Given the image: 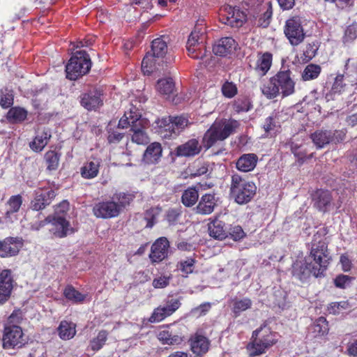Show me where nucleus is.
I'll list each match as a JSON object with an SVG mask.
<instances>
[{
    "label": "nucleus",
    "instance_id": "f257e3e1",
    "mask_svg": "<svg viewBox=\"0 0 357 357\" xmlns=\"http://www.w3.org/2000/svg\"><path fill=\"white\" fill-rule=\"evenodd\" d=\"M240 123L234 119H222L215 121L204 133L202 144L197 139H191L185 143L179 145L175 150L176 155L178 157H193L198 155L202 146L208 150L218 141H223L234 133Z\"/></svg>",
    "mask_w": 357,
    "mask_h": 357
},
{
    "label": "nucleus",
    "instance_id": "f03ea898",
    "mask_svg": "<svg viewBox=\"0 0 357 357\" xmlns=\"http://www.w3.org/2000/svg\"><path fill=\"white\" fill-rule=\"evenodd\" d=\"M327 229H319L313 236L309 244L310 253L306 258L313 265L312 269L315 278H321L328 268L332 259L328 248V241L326 237Z\"/></svg>",
    "mask_w": 357,
    "mask_h": 357
},
{
    "label": "nucleus",
    "instance_id": "7ed1b4c3",
    "mask_svg": "<svg viewBox=\"0 0 357 357\" xmlns=\"http://www.w3.org/2000/svg\"><path fill=\"white\" fill-rule=\"evenodd\" d=\"M291 75L290 70L281 69L261 86V93L268 99H274L280 95L282 98L292 95L295 92L296 83Z\"/></svg>",
    "mask_w": 357,
    "mask_h": 357
},
{
    "label": "nucleus",
    "instance_id": "20e7f679",
    "mask_svg": "<svg viewBox=\"0 0 357 357\" xmlns=\"http://www.w3.org/2000/svg\"><path fill=\"white\" fill-rule=\"evenodd\" d=\"M16 314L12 313L4 324L2 335V347L6 350L20 349L28 343L27 338L23 332L22 327L16 323H19Z\"/></svg>",
    "mask_w": 357,
    "mask_h": 357
},
{
    "label": "nucleus",
    "instance_id": "39448f33",
    "mask_svg": "<svg viewBox=\"0 0 357 357\" xmlns=\"http://www.w3.org/2000/svg\"><path fill=\"white\" fill-rule=\"evenodd\" d=\"M167 52V45L162 38L152 41L151 50L146 53L142 62V69L144 74H150L158 70L162 66L164 57Z\"/></svg>",
    "mask_w": 357,
    "mask_h": 357
},
{
    "label": "nucleus",
    "instance_id": "423d86ee",
    "mask_svg": "<svg viewBox=\"0 0 357 357\" xmlns=\"http://www.w3.org/2000/svg\"><path fill=\"white\" fill-rule=\"evenodd\" d=\"M257 186L241 176L236 174L231 176L230 195L238 204L250 202L256 195Z\"/></svg>",
    "mask_w": 357,
    "mask_h": 357
},
{
    "label": "nucleus",
    "instance_id": "0eeeda50",
    "mask_svg": "<svg viewBox=\"0 0 357 357\" xmlns=\"http://www.w3.org/2000/svg\"><path fill=\"white\" fill-rule=\"evenodd\" d=\"M91 68L89 55L84 50L75 52L66 66V78L76 80L87 74Z\"/></svg>",
    "mask_w": 357,
    "mask_h": 357
},
{
    "label": "nucleus",
    "instance_id": "6e6552de",
    "mask_svg": "<svg viewBox=\"0 0 357 357\" xmlns=\"http://www.w3.org/2000/svg\"><path fill=\"white\" fill-rule=\"evenodd\" d=\"M252 341L248 345L250 356H259L275 343V334L270 328L264 325L252 333Z\"/></svg>",
    "mask_w": 357,
    "mask_h": 357
},
{
    "label": "nucleus",
    "instance_id": "1a4fd4ad",
    "mask_svg": "<svg viewBox=\"0 0 357 357\" xmlns=\"http://www.w3.org/2000/svg\"><path fill=\"white\" fill-rule=\"evenodd\" d=\"M346 137L344 130H317L310 135V139L317 149H323L329 144L342 142Z\"/></svg>",
    "mask_w": 357,
    "mask_h": 357
},
{
    "label": "nucleus",
    "instance_id": "9d476101",
    "mask_svg": "<svg viewBox=\"0 0 357 357\" xmlns=\"http://www.w3.org/2000/svg\"><path fill=\"white\" fill-rule=\"evenodd\" d=\"M203 36L196 30L192 31L187 42V50L190 57L195 59H203L206 56L207 50L203 43Z\"/></svg>",
    "mask_w": 357,
    "mask_h": 357
},
{
    "label": "nucleus",
    "instance_id": "9b49d317",
    "mask_svg": "<svg viewBox=\"0 0 357 357\" xmlns=\"http://www.w3.org/2000/svg\"><path fill=\"white\" fill-rule=\"evenodd\" d=\"M284 31L289 43L294 46L301 43L305 38V33L300 20L296 17L287 20Z\"/></svg>",
    "mask_w": 357,
    "mask_h": 357
},
{
    "label": "nucleus",
    "instance_id": "f8f14e48",
    "mask_svg": "<svg viewBox=\"0 0 357 357\" xmlns=\"http://www.w3.org/2000/svg\"><path fill=\"white\" fill-rule=\"evenodd\" d=\"M102 96L101 89H91L80 96V104L89 111L96 110L103 105Z\"/></svg>",
    "mask_w": 357,
    "mask_h": 357
},
{
    "label": "nucleus",
    "instance_id": "ddd939ff",
    "mask_svg": "<svg viewBox=\"0 0 357 357\" xmlns=\"http://www.w3.org/2000/svg\"><path fill=\"white\" fill-rule=\"evenodd\" d=\"M52 221L51 228L50 232L55 238H65L68 235L75 232L74 229L70 226L69 221H68L63 215H55L51 216Z\"/></svg>",
    "mask_w": 357,
    "mask_h": 357
},
{
    "label": "nucleus",
    "instance_id": "4468645a",
    "mask_svg": "<svg viewBox=\"0 0 357 357\" xmlns=\"http://www.w3.org/2000/svg\"><path fill=\"white\" fill-rule=\"evenodd\" d=\"M181 305L178 298H168L165 303L155 308L149 318V321L158 322L172 315Z\"/></svg>",
    "mask_w": 357,
    "mask_h": 357
},
{
    "label": "nucleus",
    "instance_id": "2eb2a0df",
    "mask_svg": "<svg viewBox=\"0 0 357 357\" xmlns=\"http://www.w3.org/2000/svg\"><path fill=\"white\" fill-rule=\"evenodd\" d=\"M93 211L97 218H111L119 214L121 208L115 201H107L96 204Z\"/></svg>",
    "mask_w": 357,
    "mask_h": 357
},
{
    "label": "nucleus",
    "instance_id": "dca6fc26",
    "mask_svg": "<svg viewBox=\"0 0 357 357\" xmlns=\"http://www.w3.org/2000/svg\"><path fill=\"white\" fill-rule=\"evenodd\" d=\"M22 245V238L18 237H7L0 241V257L5 258L17 255Z\"/></svg>",
    "mask_w": 357,
    "mask_h": 357
},
{
    "label": "nucleus",
    "instance_id": "f3484780",
    "mask_svg": "<svg viewBox=\"0 0 357 357\" xmlns=\"http://www.w3.org/2000/svg\"><path fill=\"white\" fill-rule=\"evenodd\" d=\"M169 242L166 237L158 238L151 246L149 258L153 263H158L168 256Z\"/></svg>",
    "mask_w": 357,
    "mask_h": 357
},
{
    "label": "nucleus",
    "instance_id": "a211bd4d",
    "mask_svg": "<svg viewBox=\"0 0 357 357\" xmlns=\"http://www.w3.org/2000/svg\"><path fill=\"white\" fill-rule=\"evenodd\" d=\"M331 192L322 189L317 190L312 195V202L314 206L319 211L326 213L329 211L333 206Z\"/></svg>",
    "mask_w": 357,
    "mask_h": 357
},
{
    "label": "nucleus",
    "instance_id": "6ab92c4d",
    "mask_svg": "<svg viewBox=\"0 0 357 357\" xmlns=\"http://www.w3.org/2000/svg\"><path fill=\"white\" fill-rule=\"evenodd\" d=\"M55 196L56 192L54 190L43 191L38 189L35 191L34 197L31 202L30 207L34 211L43 210L50 204Z\"/></svg>",
    "mask_w": 357,
    "mask_h": 357
},
{
    "label": "nucleus",
    "instance_id": "aec40b11",
    "mask_svg": "<svg viewBox=\"0 0 357 357\" xmlns=\"http://www.w3.org/2000/svg\"><path fill=\"white\" fill-rule=\"evenodd\" d=\"M312 266L306 257L304 261H296L291 266V274L296 279L305 282L311 275L314 276Z\"/></svg>",
    "mask_w": 357,
    "mask_h": 357
},
{
    "label": "nucleus",
    "instance_id": "412c9836",
    "mask_svg": "<svg viewBox=\"0 0 357 357\" xmlns=\"http://www.w3.org/2000/svg\"><path fill=\"white\" fill-rule=\"evenodd\" d=\"M13 278L12 272L5 269L0 273V304H3L10 296L13 287Z\"/></svg>",
    "mask_w": 357,
    "mask_h": 357
},
{
    "label": "nucleus",
    "instance_id": "4be33fe9",
    "mask_svg": "<svg viewBox=\"0 0 357 357\" xmlns=\"http://www.w3.org/2000/svg\"><path fill=\"white\" fill-rule=\"evenodd\" d=\"M210 220L211 221L208 224L209 236L214 239L220 241L227 238L229 225L218 217Z\"/></svg>",
    "mask_w": 357,
    "mask_h": 357
},
{
    "label": "nucleus",
    "instance_id": "5701e85b",
    "mask_svg": "<svg viewBox=\"0 0 357 357\" xmlns=\"http://www.w3.org/2000/svg\"><path fill=\"white\" fill-rule=\"evenodd\" d=\"M216 206L217 199L215 195L206 193L201 197L195 211L197 214L209 215L214 211Z\"/></svg>",
    "mask_w": 357,
    "mask_h": 357
},
{
    "label": "nucleus",
    "instance_id": "b1692460",
    "mask_svg": "<svg viewBox=\"0 0 357 357\" xmlns=\"http://www.w3.org/2000/svg\"><path fill=\"white\" fill-rule=\"evenodd\" d=\"M162 153V148L159 142L150 144L145 150L142 162L146 165H155L159 162Z\"/></svg>",
    "mask_w": 357,
    "mask_h": 357
},
{
    "label": "nucleus",
    "instance_id": "393cba45",
    "mask_svg": "<svg viewBox=\"0 0 357 357\" xmlns=\"http://www.w3.org/2000/svg\"><path fill=\"white\" fill-rule=\"evenodd\" d=\"M236 43L231 37H225L220 39L213 46V51L215 55L226 56L236 50Z\"/></svg>",
    "mask_w": 357,
    "mask_h": 357
},
{
    "label": "nucleus",
    "instance_id": "a878e982",
    "mask_svg": "<svg viewBox=\"0 0 357 357\" xmlns=\"http://www.w3.org/2000/svg\"><path fill=\"white\" fill-rule=\"evenodd\" d=\"M272 61L273 55L271 53L266 52L258 54L254 69L259 76L263 77L268 72L272 65Z\"/></svg>",
    "mask_w": 357,
    "mask_h": 357
},
{
    "label": "nucleus",
    "instance_id": "bb28decb",
    "mask_svg": "<svg viewBox=\"0 0 357 357\" xmlns=\"http://www.w3.org/2000/svg\"><path fill=\"white\" fill-rule=\"evenodd\" d=\"M258 161V157L255 153L242 155L236 161V168L243 172H248L255 169Z\"/></svg>",
    "mask_w": 357,
    "mask_h": 357
},
{
    "label": "nucleus",
    "instance_id": "cd10ccee",
    "mask_svg": "<svg viewBox=\"0 0 357 357\" xmlns=\"http://www.w3.org/2000/svg\"><path fill=\"white\" fill-rule=\"evenodd\" d=\"M209 340L203 335H196L190 340V348L197 356L205 354L209 349Z\"/></svg>",
    "mask_w": 357,
    "mask_h": 357
},
{
    "label": "nucleus",
    "instance_id": "c85d7f7f",
    "mask_svg": "<svg viewBox=\"0 0 357 357\" xmlns=\"http://www.w3.org/2000/svg\"><path fill=\"white\" fill-rule=\"evenodd\" d=\"M52 135L50 130L44 129L41 132H38L33 140L30 142V148L35 152H40L48 144Z\"/></svg>",
    "mask_w": 357,
    "mask_h": 357
},
{
    "label": "nucleus",
    "instance_id": "c756f323",
    "mask_svg": "<svg viewBox=\"0 0 357 357\" xmlns=\"http://www.w3.org/2000/svg\"><path fill=\"white\" fill-rule=\"evenodd\" d=\"M231 303V311L234 314V317H239L243 312L248 309H250L252 305V301L249 298H235L232 299Z\"/></svg>",
    "mask_w": 357,
    "mask_h": 357
},
{
    "label": "nucleus",
    "instance_id": "7c9ffc66",
    "mask_svg": "<svg viewBox=\"0 0 357 357\" xmlns=\"http://www.w3.org/2000/svg\"><path fill=\"white\" fill-rule=\"evenodd\" d=\"M158 339L162 344L170 345L178 344L183 341L181 334L174 332L172 329L160 331Z\"/></svg>",
    "mask_w": 357,
    "mask_h": 357
},
{
    "label": "nucleus",
    "instance_id": "2f4dec72",
    "mask_svg": "<svg viewBox=\"0 0 357 357\" xmlns=\"http://www.w3.org/2000/svg\"><path fill=\"white\" fill-rule=\"evenodd\" d=\"M146 126L144 124L142 125H132V128H130V130L133 132L132 135L131 139L133 142L137 144H144L149 142V137L145 132Z\"/></svg>",
    "mask_w": 357,
    "mask_h": 357
},
{
    "label": "nucleus",
    "instance_id": "473e14b6",
    "mask_svg": "<svg viewBox=\"0 0 357 357\" xmlns=\"http://www.w3.org/2000/svg\"><path fill=\"white\" fill-rule=\"evenodd\" d=\"M58 333L61 339H72L76 333L75 324L66 321H61L58 327Z\"/></svg>",
    "mask_w": 357,
    "mask_h": 357
},
{
    "label": "nucleus",
    "instance_id": "72a5a7b5",
    "mask_svg": "<svg viewBox=\"0 0 357 357\" xmlns=\"http://www.w3.org/2000/svg\"><path fill=\"white\" fill-rule=\"evenodd\" d=\"M245 21V15L240 10L233 12L231 16H223L222 22L231 27H240Z\"/></svg>",
    "mask_w": 357,
    "mask_h": 357
},
{
    "label": "nucleus",
    "instance_id": "f704fd0d",
    "mask_svg": "<svg viewBox=\"0 0 357 357\" xmlns=\"http://www.w3.org/2000/svg\"><path fill=\"white\" fill-rule=\"evenodd\" d=\"M343 81V75H337L332 86L331 90L326 95V99L327 101L334 100L335 95H340L342 91H344L346 84H344Z\"/></svg>",
    "mask_w": 357,
    "mask_h": 357
},
{
    "label": "nucleus",
    "instance_id": "c9c22d12",
    "mask_svg": "<svg viewBox=\"0 0 357 357\" xmlns=\"http://www.w3.org/2000/svg\"><path fill=\"white\" fill-rule=\"evenodd\" d=\"M61 154L55 151H48L44 155V160L49 172L55 171L58 169L59 165Z\"/></svg>",
    "mask_w": 357,
    "mask_h": 357
},
{
    "label": "nucleus",
    "instance_id": "e433bc0d",
    "mask_svg": "<svg viewBox=\"0 0 357 357\" xmlns=\"http://www.w3.org/2000/svg\"><path fill=\"white\" fill-rule=\"evenodd\" d=\"M289 146L291 153L298 158L299 164H303L306 159H310L312 157V154L307 155L306 149L301 144H298L295 142H291Z\"/></svg>",
    "mask_w": 357,
    "mask_h": 357
},
{
    "label": "nucleus",
    "instance_id": "4c0bfd02",
    "mask_svg": "<svg viewBox=\"0 0 357 357\" xmlns=\"http://www.w3.org/2000/svg\"><path fill=\"white\" fill-rule=\"evenodd\" d=\"M199 193L196 188H188L182 195L181 202L184 206L190 207L198 201Z\"/></svg>",
    "mask_w": 357,
    "mask_h": 357
},
{
    "label": "nucleus",
    "instance_id": "58836bf2",
    "mask_svg": "<svg viewBox=\"0 0 357 357\" xmlns=\"http://www.w3.org/2000/svg\"><path fill=\"white\" fill-rule=\"evenodd\" d=\"M66 298L73 303H79L86 298V295L82 294L72 285H68L63 290Z\"/></svg>",
    "mask_w": 357,
    "mask_h": 357
},
{
    "label": "nucleus",
    "instance_id": "ea45409f",
    "mask_svg": "<svg viewBox=\"0 0 357 357\" xmlns=\"http://www.w3.org/2000/svg\"><path fill=\"white\" fill-rule=\"evenodd\" d=\"M156 87L161 94L169 96L171 94H174L175 86L172 78H165L159 79Z\"/></svg>",
    "mask_w": 357,
    "mask_h": 357
},
{
    "label": "nucleus",
    "instance_id": "a19ab883",
    "mask_svg": "<svg viewBox=\"0 0 357 357\" xmlns=\"http://www.w3.org/2000/svg\"><path fill=\"white\" fill-rule=\"evenodd\" d=\"M98 172L99 163L97 162H88L81 168V174L84 178H93L98 175Z\"/></svg>",
    "mask_w": 357,
    "mask_h": 357
},
{
    "label": "nucleus",
    "instance_id": "79ce46f5",
    "mask_svg": "<svg viewBox=\"0 0 357 357\" xmlns=\"http://www.w3.org/2000/svg\"><path fill=\"white\" fill-rule=\"evenodd\" d=\"M22 204V197L20 195H13L7 202V207L5 215L10 218V215L17 213Z\"/></svg>",
    "mask_w": 357,
    "mask_h": 357
},
{
    "label": "nucleus",
    "instance_id": "37998d69",
    "mask_svg": "<svg viewBox=\"0 0 357 357\" xmlns=\"http://www.w3.org/2000/svg\"><path fill=\"white\" fill-rule=\"evenodd\" d=\"M321 70V67L319 65L309 64L305 68L302 73V78L304 81L316 79L319 75Z\"/></svg>",
    "mask_w": 357,
    "mask_h": 357
},
{
    "label": "nucleus",
    "instance_id": "c03bdc74",
    "mask_svg": "<svg viewBox=\"0 0 357 357\" xmlns=\"http://www.w3.org/2000/svg\"><path fill=\"white\" fill-rule=\"evenodd\" d=\"M107 339V333L106 331H101L98 333L96 337L93 338L90 343L93 351H98L105 344Z\"/></svg>",
    "mask_w": 357,
    "mask_h": 357
},
{
    "label": "nucleus",
    "instance_id": "a18cd8bd",
    "mask_svg": "<svg viewBox=\"0 0 357 357\" xmlns=\"http://www.w3.org/2000/svg\"><path fill=\"white\" fill-rule=\"evenodd\" d=\"M13 104V95L12 91L7 88L0 91V105L3 108H8Z\"/></svg>",
    "mask_w": 357,
    "mask_h": 357
},
{
    "label": "nucleus",
    "instance_id": "49530a36",
    "mask_svg": "<svg viewBox=\"0 0 357 357\" xmlns=\"http://www.w3.org/2000/svg\"><path fill=\"white\" fill-rule=\"evenodd\" d=\"M125 114L126 116V119H128L132 123L130 124V128H132V125L140 126L146 123V121L141 118V114L137 112L135 107L130 109L128 112H125Z\"/></svg>",
    "mask_w": 357,
    "mask_h": 357
},
{
    "label": "nucleus",
    "instance_id": "de8ad7c7",
    "mask_svg": "<svg viewBox=\"0 0 357 357\" xmlns=\"http://www.w3.org/2000/svg\"><path fill=\"white\" fill-rule=\"evenodd\" d=\"M172 120L175 127V135H178L190 124L189 121L184 116H172Z\"/></svg>",
    "mask_w": 357,
    "mask_h": 357
},
{
    "label": "nucleus",
    "instance_id": "09e8293b",
    "mask_svg": "<svg viewBox=\"0 0 357 357\" xmlns=\"http://www.w3.org/2000/svg\"><path fill=\"white\" fill-rule=\"evenodd\" d=\"M26 111L20 107L12 108L8 113V118L15 121H22L26 118Z\"/></svg>",
    "mask_w": 357,
    "mask_h": 357
},
{
    "label": "nucleus",
    "instance_id": "8fccbe9b",
    "mask_svg": "<svg viewBox=\"0 0 357 357\" xmlns=\"http://www.w3.org/2000/svg\"><path fill=\"white\" fill-rule=\"evenodd\" d=\"M245 236L242 227L239 225H229L228 227V237H230L234 241H239Z\"/></svg>",
    "mask_w": 357,
    "mask_h": 357
},
{
    "label": "nucleus",
    "instance_id": "3c124183",
    "mask_svg": "<svg viewBox=\"0 0 357 357\" xmlns=\"http://www.w3.org/2000/svg\"><path fill=\"white\" fill-rule=\"evenodd\" d=\"M114 200L118 202V204L121 208V210L128 205L131 201H132L133 197L132 195L126 194L125 192H119L114 195L113 198Z\"/></svg>",
    "mask_w": 357,
    "mask_h": 357
},
{
    "label": "nucleus",
    "instance_id": "603ef678",
    "mask_svg": "<svg viewBox=\"0 0 357 357\" xmlns=\"http://www.w3.org/2000/svg\"><path fill=\"white\" fill-rule=\"evenodd\" d=\"M251 107L252 105L250 100L245 97L238 98L234 102L235 110L238 112H248Z\"/></svg>",
    "mask_w": 357,
    "mask_h": 357
},
{
    "label": "nucleus",
    "instance_id": "864d4df0",
    "mask_svg": "<svg viewBox=\"0 0 357 357\" xmlns=\"http://www.w3.org/2000/svg\"><path fill=\"white\" fill-rule=\"evenodd\" d=\"M171 276L161 275L153 280L152 285L155 289H162L167 287L169 284Z\"/></svg>",
    "mask_w": 357,
    "mask_h": 357
},
{
    "label": "nucleus",
    "instance_id": "5fc2aeb1",
    "mask_svg": "<svg viewBox=\"0 0 357 357\" xmlns=\"http://www.w3.org/2000/svg\"><path fill=\"white\" fill-rule=\"evenodd\" d=\"M107 141L109 144H117L120 142L124 137V133L119 132L117 130L109 128L107 130Z\"/></svg>",
    "mask_w": 357,
    "mask_h": 357
},
{
    "label": "nucleus",
    "instance_id": "6e6d98bb",
    "mask_svg": "<svg viewBox=\"0 0 357 357\" xmlns=\"http://www.w3.org/2000/svg\"><path fill=\"white\" fill-rule=\"evenodd\" d=\"M222 91L225 97L231 98L237 93V88L232 82H226L222 86Z\"/></svg>",
    "mask_w": 357,
    "mask_h": 357
},
{
    "label": "nucleus",
    "instance_id": "4d7b16f0",
    "mask_svg": "<svg viewBox=\"0 0 357 357\" xmlns=\"http://www.w3.org/2000/svg\"><path fill=\"white\" fill-rule=\"evenodd\" d=\"M314 329L321 335L326 334L328 331L326 319L323 317H319L314 326Z\"/></svg>",
    "mask_w": 357,
    "mask_h": 357
},
{
    "label": "nucleus",
    "instance_id": "13d9d810",
    "mask_svg": "<svg viewBox=\"0 0 357 357\" xmlns=\"http://www.w3.org/2000/svg\"><path fill=\"white\" fill-rule=\"evenodd\" d=\"M352 280V278L345 275H340L335 278L334 280L335 285L341 289H345L347 286H349Z\"/></svg>",
    "mask_w": 357,
    "mask_h": 357
},
{
    "label": "nucleus",
    "instance_id": "bf43d9fd",
    "mask_svg": "<svg viewBox=\"0 0 357 357\" xmlns=\"http://www.w3.org/2000/svg\"><path fill=\"white\" fill-rule=\"evenodd\" d=\"M195 261L194 259L188 258L185 261H181L180 264L181 271L185 274L192 273Z\"/></svg>",
    "mask_w": 357,
    "mask_h": 357
},
{
    "label": "nucleus",
    "instance_id": "052dcab7",
    "mask_svg": "<svg viewBox=\"0 0 357 357\" xmlns=\"http://www.w3.org/2000/svg\"><path fill=\"white\" fill-rule=\"evenodd\" d=\"M272 9L271 7L269 8L264 12V13L259 17L258 20V25L262 27H267L271 21V18L272 17Z\"/></svg>",
    "mask_w": 357,
    "mask_h": 357
},
{
    "label": "nucleus",
    "instance_id": "680f3d73",
    "mask_svg": "<svg viewBox=\"0 0 357 357\" xmlns=\"http://www.w3.org/2000/svg\"><path fill=\"white\" fill-rule=\"evenodd\" d=\"M349 303L347 301L335 302L330 305V313L333 314H340V309H347L349 307Z\"/></svg>",
    "mask_w": 357,
    "mask_h": 357
},
{
    "label": "nucleus",
    "instance_id": "e2e57ef3",
    "mask_svg": "<svg viewBox=\"0 0 357 357\" xmlns=\"http://www.w3.org/2000/svg\"><path fill=\"white\" fill-rule=\"evenodd\" d=\"M318 47L315 44H307L304 50L303 54L307 60L312 59L317 53Z\"/></svg>",
    "mask_w": 357,
    "mask_h": 357
},
{
    "label": "nucleus",
    "instance_id": "0e129e2a",
    "mask_svg": "<svg viewBox=\"0 0 357 357\" xmlns=\"http://www.w3.org/2000/svg\"><path fill=\"white\" fill-rule=\"evenodd\" d=\"M211 307L210 303H204L192 310V313L198 316L204 315Z\"/></svg>",
    "mask_w": 357,
    "mask_h": 357
},
{
    "label": "nucleus",
    "instance_id": "69168bd1",
    "mask_svg": "<svg viewBox=\"0 0 357 357\" xmlns=\"http://www.w3.org/2000/svg\"><path fill=\"white\" fill-rule=\"evenodd\" d=\"M175 127L172 121L170 123V125H167V127L162 129V137L164 138H174L177 135H175Z\"/></svg>",
    "mask_w": 357,
    "mask_h": 357
},
{
    "label": "nucleus",
    "instance_id": "338daca9",
    "mask_svg": "<svg viewBox=\"0 0 357 357\" xmlns=\"http://www.w3.org/2000/svg\"><path fill=\"white\" fill-rule=\"evenodd\" d=\"M181 215V211L178 208H171L167 211V220L170 223H175L179 216Z\"/></svg>",
    "mask_w": 357,
    "mask_h": 357
},
{
    "label": "nucleus",
    "instance_id": "774afa93",
    "mask_svg": "<svg viewBox=\"0 0 357 357\" xmlns=\"http://www.w3.org/2000/svg\"><path fill=\"white\" fill-rule=\"evenodd\" d=\"M276 126V121L272 116H268L266 119L263 124V128L266 133L273 131Z\"/></svg>",
    "mask_w": 357,
    "mask_h": 357
}]
</instances>
